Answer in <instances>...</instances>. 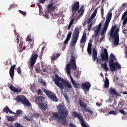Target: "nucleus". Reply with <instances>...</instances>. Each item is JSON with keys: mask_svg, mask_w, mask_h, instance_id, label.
Returning <instances> with one entry per match:
<instances>
[{"mask_svg": "<svg viewBox=\"0 0 127 127\" xmlns=\"http://www.w3.org/2000/svg\"><path fill=\"white\" fill-rule=\"evenodd\" d=\"M58 112L53 113V118H55L58 120V123H59L60 121H62L63 125L64 126H67L68 122L66 120V118L68 117L69 112L68 110L66 109V107L63 104H60L57 107ZM59 115H61L59 116Z\"/></svg>", "mask_w": 127, "mask_h": 127, "instance_id": "nucleus-1", "label": "nucleus"}, {"mask_svg": "<svg viewBox=\"0 0 127 127\" xmlns=\"http://www.w3.org/2000/svg\"><path fill=\"white\" fill-rule=\"evenodd\" d=\"M120 28H118V25H115L112 27V38L113 40V44L115 47L120 44Z\"/></svg>", "mask_w": 127, "mask_h": 127, "instance_id": "nucleus-2", "label": "nucleus"}, {"mask_svg": "<svg viewBox=\"0 0 127 127\" xmlns=\"http://www.w3.org/2000/svg\"><path fill=\"white\" fill-rule=\"evenodd\" d=\"M46 97L45 96H38L36 98L35 101L37 104H39L40 109H41L43 111H46L47 108H48V105L47 104V101L45 100Z\"/></svg>", "mask_w": 127, "mask_h": 127, "instance_id": "nucleus-3", "label": "nucleus"}, {"mask_svg": "<svg viewBox=\"0 0 127 127\" xmlns=\"http://www.w3.org/2000/svg\"><path fill=\"white\" fill-rule=\"evenodd\" d=\"M100 56L101 60L105 61L103 64H101V68H103L105 71H109V68H108V65L107 64V63L109 61V55L107 49H104V52L100 54Z\"/></svg>", "mask_w": 127, "mask_h": 127, "instance_id": "nucleus-4", "label": "nucleus"}, {"mask_svg": "<svg viewBox=\"0 0 127 127\" xmlns=\"http://www.w3.org/2000/svg\"><path fill=\"white\" fill-rule=\"evenodd\" d=\"M53 80H54L57 83H60V81L62 83L63 86L64 88H68V89H72V85L69 81L65 80L64 79H62L59 77L58 74L55 75V78H53Z\"/></svg>", "mask_w": 127, "mask_h": 127, "instance_id": "nucleus-5", "label": "nucleus"}, {"mask_svg": "<svg viewBox=\"0 0 127 127\" xmlns=\"http://www.w3.org/2000/svg\"><path fill=\"white\" fill-rule=\"evenodd\" d=\"M16 101L17 103H21L24 107H30L31 103L24 95H18L16 97Z\"/></svg>", "mask_w": 127, "mask_h": 127, "instance_id": "nucleus-6", "label": "nucleus"}, {"mask_svg": "<svg viewBox=\"0 0 127 127\" xmlns=\"http://www.w3.org/2000/svg\"><path fill=\"white\" fill-rule=\"evenodd\" d=\"M112 18V12H109L106 16V20L104 24V27L101 31V35H104L107 32V29H108V27H109V24L110 22L111 21V19Z\"/></svg>", "mask_w": 127, "mask_h": 127, "instance_id": "nucleus-7", "label": "nucleus"}, {"mask_svg": "<svg viewBox=\"0 0 127 127\" xmlns=\"http://www.w3.org/2000/svg\"><path fill=\"white\" fill-rule=\"evenodd\" d=\"M79 35H80V28L79 27H75L72 33V38L71 40V43L72 44H76L78 39H79Z\"/></svg>", "mask_w": 127, "mask_h": 127, "instance_id": "nucleus-8", "label": "nucleus"}, {"mask_svg": "<svg viewBox=\"0 0 127 127\" xmlns=\"http://www.w3.org/2000/svg\"><path fill=\"white\" fill-rule=\"evenodd\" d=\"M44 93H45L46 96L50 99V100H52V101H53V102H58V99H57V97H56V94L55 93H53L52 91L47 90L45 89L42 88Z\"/></svg>", "mask_w": 127, "mask_h": 127, "instance_id": "nucleus-9", "label": "nucleus"}, {"mask_svg": "<svg viewBox=\"0 0 127 127\" xmlns=\"http://www.w3.org/2000/svg\"><path fill=\"white\" fill-rule=\"evenodd\" d=\"M78 104L80 105V107L83 109L84 112H86V113H90V115H93V114H94V112L91 110V109H90V108H88V106L84 104V102H83L82 100H79L78 101Z\"/></svg>", "mask_w": 127, "mask_h": 127, "instance_id": "nucleus-10", "label": "nucleus"}, {"mask_svg": "<svg viewBox=\"0 0 127 127\" xmlns=\"http://www.w3.org/2000/svg\"><path fill=\"white\" fill-rule=\"evenodd\" d=\"M71 12L72 14H75L76 11H78L80 8V2L76 1L72 4L71 6Z\"/></svg>", "mask_w": 127, "mask_h": 127, "instance_id": "nucleus-11", "label": "nucleus"}, {"mask_svg": "<svg viewBox=\"0 0 127 127\" xmlns=\"http://www.w3.org/2000/svg\"><path fill=\"white\" fill-rule=\"evenodd\" d=\"M37 58H38V54H32L30 58V67H31V68H33V66L35 65Z\"/></svg>", "mask_w": 127, "mask_h": 127, "instance_id": "nucleus-12", "label": "nucleus"}, {"mask_svg": "<svg viewBox=\"0 0 127 127\" xmlns=\"http://www.w3.org/2000/svg\"><path fill=\"white\" fill-rule=\"evenodd\" d=\"M92 60L93 61L95 62L96 61L97 63H100L101 62V59L98 58V52H97V50L95 49V48H93L92 49Z\"/></svg>", "mask_w": 127, "mask_h": 127, "instance_id": "nucleus-13", "label": "nucleus"}, {"mask_svg": "<svg viewBox=\"0 0 127 127\" xmlns=\"http://www.w3.org/2000/svg\"><path fill=\"white\" fill-rule=\"evenodd\" d=\"M71 58L70 60L69 63L72 70L76 71L77 70V64H76V60H75V56H71Z\"/></svg>", "mask_w": 127, "mask_h": 127, "instance_id": "nucleus-14", "label": "nucleus"}, {"mask_svg": "<svg viewBox=\"0 0 127 127\" xmlns=\"http://www.w3.org/2000/svg\"><path fill=\"white\" fill-rule=\"evenodd\" d=\"M119 69H122V65L118 62L112 63V71H118Z\"/></svg>", "mask_w": 127, "mask_h": 127, "instance_id": "nucleus-15", "label": "nucleus"}, {"mask_svg": "<svg viewBox=\"0 0 127 127\" xmlns=\"http://www.w3.org/2000/svg\"><path fill=\"white\" fill-rule=\"evenodd\" d=\"M81 87L84 91H88L91 88V83L88 81H86L81 85Z\"/></svg>", "mask_w": 127, "mask_h": 127, "instance_id": "nucleus-16", "label": "nucleus"}, {"mask_svg": "<svg viewBox=\"0 0 127 127\" xmlns=\"http://www.w3.org/2000/svg\"><path fill=\"white\" fill-rule=\"evenodd\" d=\"M102 28V23H100L98 24V28L95 29L94 31L95 34L93 35V37H97L98 35H99V33H100V31H101V29Z\"/></svg>", "mask_w": 127, "mask_h": 127, "instance_id": "nucleus-17", "label": "nucleus"}, {"mask_svg": "<svg viewBox=\"0 0 127 127\" xmlns=\"http://www.w3.org/2000/svg\"><path fill=\"white\" fill-rule=\"evenodd\" d=\"M10 89L12 92H14V93H21V88H16L13 86L12 84H11L10 86Z\"/></svg>", "mask_w": 127, "mask_h": 127, "instance_id": "nucleus-18", "label": "nucleus"}, {"mask_svg": "<svg viewBox=\"0 0 127 127\" xmlns=\"http://www.w3.org/2000/svg\"><path fill=\"white\" fill-rule=\"evenodd\" d=\"M70 78L71 80V83L72 84L73 86H74L75 89H78V88H80V84L76 83V81L74 80V79H73L72 76H70Z\"/></svg>", "mask_w": 127, "mask_h": 127, "instance_id": "nucleus-19", "label": "nucleus"}, {"mask_svg": "<svg viewBox=\"0 0 127 127\" xmlns=\"http://www.w3.org/2000/svg\"><path fill=\"white\" fill-rule=\"evenodd\" d=\"M53 81L54 82L56 85H57V86L59 87L62 95H63V90H64V86H63V84H62V83H61L57 82L54 80H53Z\"/></svg>", "mask_w": 127, "mask_h": 127, "instance_id": "nucleus-20", "label": "nucleus"}, {"mask_svg": "<svg viewBox=\"0 0 127 127\" xmlns=\"http://www.w3.org/2000/svg\"><path fill=\"white\" fill-rule=\"evenodd\" d=\"M110 86V81H109V78L107 77H105V80L104 81V88L105 89H108Z\"/></svg>", "mask_w": 127, "mask_h": 127, "instance_id": "nucleus-21", "label": "nucleus"}, {"mask_svg": "<svg viewBox=\"0 0 127 127\" xmlns=\"http://www.w3.org/2000/svg\"><path fill=\"white\" fill-rule=\"evenodd\" d=\"M71 35H72V32H70L69 33H68V34L66 36V38L64 42V45H65V44H67V43H68V42H69V41L70 40V39L71 38Z\"/></svg>", "mask_w": 127, "mask_h": 127, "instance_id": "nucleus-22", "label": "nucleus"}, {"mask_svg": "<svg viewBox=\"0 0 127 127\" xmlns=\"http://www.w3.org/2000/svg\"><path fill=\"white\" fill-rule=\"evenodd\" d=\"M25 48L26 47H25V45L23 46V42H20V44H19V51L20 52H22L23 50H25Z\"/></svg>", "mask_w": 127, "mask_h": 127, "instance_id": "nucleus-23", "label": "nucleus"}, {"mask_svg": "<svg viewBox=\"0 0 127 127\" xmlns=\"http://www.w3.org/2000/svg\"><path fill=\"white\" fill-rule=\"evenodd\" d=\"M53 4H54V3H49L48 5L47 9V10H48V11H50V10H53L54 9H55L56 6H53Z\"/></svg>", "mask_w": 127, "mask_h": 127, "instance_id": "nucleus-24", "label": "nucleus"}, {"mask_svg": "<svg viewBox=\"0 0 127 127\" xmlns=\"http://www.w3.org/2000/svg\"><path fill=\"white\" fill-rule=\"evenodd\" d=\"M60 53H57L56 54V55H55V54H53V56L51 57V59L53 60V61H55L56 59H58L59 57H60Z\"/></svg>", "mask_w": 127, "mask_h": 127, "instance_id": "nucleus-25", "label": "nucleus"}, {"mask_svg": "<svg viewBox=\"0 0 127 127\" xmlns=\"http://www.w3.org/2000/svg\"><path fill=\"white\" fill-rule=\"evenodd\" d=\"M22 114V110H17L16 111V113L14 114L15 115V120H17V118L19 117L20 115Z\"/></svg>", "mask_w": 127, "mask_h": 127, "instance_id": "nucleus-26", "label": "nucleus"}, {"mask_svg": "<svg viewBox=\"0 0 127 127\" xmlns=\"http://www.w3.org/2000/svg\"><path fill=\"white\" fill-rule=\"evenodd\" d=\"M84 11H85V10L84 9V5H82L80 9H78V13H79V15H83L84 14Z\"/></svg>", "mask_w": 127, "mask_h": 127, "instance_id": "nucleus-27", "label": "nucleus"}, {"mask_svg": "<svg viewBox=\"0 0 127 127\" xmlns=\"http://www.w3.org/2000/svg\"><path fill=\"white\" fill-rule=\"evenodd\" d=\"M98 8H99V7L96 8L94 9V11H93L92 14H91L90 17H91L92 19H94V18H95V17H96V15H97V13L98 12Z\"/></svg>", "mask_w": 127, "mask_h": 127, "instance_id": "nucleus-28", "label": "nucleus"}, {"mask_svg": "<svg viewBox=\"0 0 127 127\" xmlns=\"http://www.w3.org/2000/svg\"><path fill=\"white\" fill-rule=\"evenodd\" d=\"M86 40H87V35L86 34H83L80 40V43H85Z\"/></svg>", "mask_w": 127, "mask_h": 127, "instance_id": "nucleus-29", "label": "nucleus"}, {"mask_svg": "<svg viewBox=\"0 0 127 127\" xmlns=\"http://www.w3.org/2000/svg\"><path fill=\"white\" fill-rule=\"evenodd\" d=\"M66 70L67 74H71V66H70V64H66Z\"/></svg>", "mask_w": 127, "mask_h": 127, "instance_id": "nucleus-30", "label": "nucleus"}, {"mask_svg": "<svg viewBox=\"0 0 127 127\" xmlns=\"http://www.w3.org/2000/svg\"><path fill=\"white\" fill-rule=\"evenodd\" d=\"M15 126V127H14ZM14 126L10 125L9 127H25L24 126H22V125H21L20 123L18 122H16L14 123Z\"/></svg>", "mask_w": 127, "mask_h": 127, "instance_id": "nucleus-31", "label": "nucleus"}, {"mask_svg": "<svg viewBox=\"0 0 127 127\" xmlns=\"http://www.w3.org/2000/svg\"><path fill=\"white\" fill-rule=\"evenodd\" d=\"M112 95L113 96H117V97H119L120 93H118V92L116 91V89H112Z\"/></svg>", "mask_w": 127, "mask_h": 127, "instance_id": "nucleus-32", "label": "nucleus"}, {"mask_svg": "<svg viewBox=\"0 0 127 127\" xmlns=\"http://www.w3.org/2000/svg\"><path fill=\"white\" fill-rule=\"evenodd\" d=\"M47 65L45 66L44 65V64H42V71L44 73H48V70H47Z\"/></svg>", "mask_w": 127, "mask_h": 127, "instance_id": "nucleus-33", "label": "nucleus"}, {"mask_svg": "<svg viewBox=\"0 0 127 127\" xmlns=\"http://www.w3.org/2000/svg\"><path fill=\"white\" fill-rule=\"evenodd\" d=\"M6 119L8 122H13L15 121V118H14V116H6Z\"/></svg>", "mask_w": 127, "mask_h": 127, "instance_id": "nucleus-34", "label": "nucleus"}, {"mask_svg": "<svg viewBox=\"0 0 127 127\" xmlns=\"http://www.w3.org/2000/svg\"><path fill=\"white\" fill-rule=\"evenodd\" d=\"M40 83L42 85V86H45V87H47V84H46V82L43 80V79L41 78L39 79Z\"/></svg>", "mask_w": 127, "mask_h": 127, "instance_id": "nucleus-35", "label": "nucleus"}, {"mask_svg": "<svg viewBox=\"0 0 127 127\" xmlns=\"http://www.w3.org/2000/svg\"><path fill=\"white\" fill-rule=\"evenodd\" d=\"M109 70L111 72H112V54L110 55V61H109Z\"/></svg>", "mask_w": 127, "mask_h": 127, "instance_id": "nucleus-36", "label": "nucleus"}, {"mask_svg": "<svg viewBox=\"0 0 127 127\" xmlns=\"http://www.w3.org/2000/svg\"><path fill=\"white\" fill-rule=\"evenodd\" d=\"M35 71L36 72H37L38 73H41V74H43V73L42 72V70H41V69H40V67H37L35 69Z\"/></svg>", "mask_w": 127, "mask_h": 127, "instance_id": "nucleus-37", "label": "nucleus"}, {"mask_svg": "<svg viewBox=\"0 0 127 127\" xmlns=\"http://www.w3.org/2000/svg\"><path fill=\"white\" fill-rule=\"evenodd\" d=\"M9 110V108L7 106H6L5 108H3V111L4 113L6 114H8V111Z\"/></svg>", "mask_w": 127, "mask_h": 127, "instance_id": "nucleus-38", "label": "nucleus"}, {"mask_svg": "<svg viewBox=\"0 0 127 127\" xmlns=\"http://www.w3.org/2000/svg\"><path fill=\"white\" fill-rule=\"evenodd\" d=\"M9 75L11 79H13V76H14V71L9 70Z\"/></svg>", "mask_w": 127, "mask_h": 127, "instance_id": "nucleus-39", "label": "nucleus"}, {"mask_svg": "<svg viewBox=\"0 0 127 127\" xmlns=\"http://www.w3.org/2000/svg\"><path fill=\"white\" fill-rule=\"evenodd\" d=\"M92 26H93V22H91L89 24L87 25V28L89 31H91V29L92 28Z\"/></svg>", "mask_w": 127, "mask_h": 127, "instance_id": "nucleus-40", "label": "nucleus"}, {"mask_svg": "<svg viewBox=\"0 0 127 127\" xmlns=\"http://www.w3.org/2000/svg\"><path fill=\"white\" fill-rule=\"evenodd\" d=\"M17 72L19 75H21L22 71H21V68H20V66H18L17 68Z\"/></svg>", "mask_w": 127, "mask_h": 127, "instance_id": "nucleus-41", "label": "nucleus"}, {"mask_svg": "<svg viewBox=\"0 0 127 127\" xmlns=\"http://www.w3.org/2000/svg\"><path fill=\"white\" fill-rule=\"evenodd\" d=\"M115 61H117V58H116V56L112 54V63L115 62Z\"/></svg>", "mask_w": 127, "mask_h": 127, "instance_id": "nucleus-42", "label": "nucleus"}, {"mask_svg": "<svg viewBox=\"0 0 127 127\" xmlns=\"http://www.w3.org/2000/svg\"><path fill=\"white\" fill-rule=\"evenodd\" d=\"M73 22H74L73 21H70V22L69 23V25L67 27V30H70V29L71 28V26H72V25L73 24Z\"/></svg>", "mask_w": 127, "mask_h": 127, "instance_id": "nucleus-43", "label": "nucleus"}, {"mask_svg": "<svg viewBox=\"0 0 127 127\" xmlns=\"http://www.w3.org/2000/svg\"><path fill=\"white\" fill-rule=\"evenodd\" d=\"M18 11H19V13H20L22 15H24V16L26 15V12L23 11L21 10H19Z\"/></svg>", "mask_w": 127, "mask_h": 127, "instance_id": "nucleus-44", "label": "nucleus"}, {"mask_svg": "<svg viewBox=\"0 0 127 127\" xmlns=\"http://www.w3.org/2000/svg\"><path fill=\"white\" fill-rule=\"evenodd\" d=\"M127 16L125 18H124V20L123 22V24L124 26H126V25L127 24Z\"/></svg>", "mask_w": 127, "mask_h": 127, "instance_id": "nucleus-45", "label": "nucleus"}, {"mask_svg": "<svg viewBox=\"0 0 127 127\" xmlns=\"http://www.w3.org/2000/svg\"><path fill=\"white\" fill-rule=\"evenodd\" d=\"M16 65L13 64V65L11 66L9 69V71H14V68H15Z\"/></svg>", "mask_w": 127, "mask_h": 127, "instance_id": "nucleus-46", "label": "nucleus"}, {"mask_svg": "<svg viewBox=\"0 0 127 127\" xmlns=\"http://www.w3.org/2000/svg\"><path fill=\"white\" fill-rule=\"evenodd\" d=\"M127 12H125L123 14L122 16V20H123V19H125V18H126V16H127Z\"/></svg>", "mask_w": 127, "mask_h": 127, "instance_id": "nucleus-47", "label": "nucleus"}, {"mask_svg": "<svg viewBox=\"0 0 127 127\" xmlns=\"http://www.w3.org/2000/svg\"><path fill=\"white\" fill-rule=\"evenodd\" d=\"M60 15L58 13H55L53 15V17L54 18H58L59 17Z\"/></svg>", "mask_w": 127, "mask_h": 127, "instance_id": "nucleus-48", "label": "nucleus"}, {"mask_svg": "<svg viewBox=\"0 0 127 127\" xmlns=\"http://www.w3.org/2000/svg\"><path fill=\"white\" fill-rule=\"evenodd\" d=\"M37 4L39 8V12H41V9H42V6L39 3H37Z\"/></svg>", "mask_w": 127, "mask_h": 127, "instance_id": "nucleus-49", "label": "nucleus"}, {"mask_svg": "<svg viewBox=\"0 0 127 127\" xmlns=\"http://www.w3.org/2000/svg\"><path fill=\"white\" fill-rule=\"evenodd\" d=\"M87 52L89 55L92 54V49L87 48Z\"/></svg>", "mask_w": 127, "mask_h": 127, "instance_id": "nucleus-50", "label": "nucleus"}, {"mask_svg": "<svg viewBox=\"0 0 127 127\" xmlns=\"http://www.w3.org/2000/svg\"><path fill=\"white\" fill-rule=\"evenodd\" d=\"M93 18L92 17H90L88 20H87V24H89V23H90V22H91V21L93 20Z\"/></svg>", "mask_w": 127, "mask_h": 127, "instance_id": "nucleus-51", "label": "nucleus"}, {"mask_svg": "<svg viewBox=\"0 0 127 127\" xmlns=\"http://www.w3.org/2000/svg\"><path fill=\"white\" fill-rule=\"evenodd\" d=\"M27 39L28 41H29L30 42H32V39H31V38L30 37V36H28L27 37Z\"/></svg>", "mask_w": 127, "mask_h": 127, "instance_id": "nucleus-52", "label": "nucleus"}, {"mask_svg": "<svg viewBox=\"0 0 127 127\" xmlns=\"http://www.w3.org/2000/svg\"><path fill=\"white\" fill-rule=\"evenodd\" d=\"M69 127H76V126L75 125H74V124H73V123L70 122L69 123Z\"/></svg>", "mask_w": 127, "mask_h": 127, "instance_id": "nucleus-53", "label": "nucleus"}, {"mask_svg": "<svg viewBox=\"0 0 127 127\" xmlns=\"http://www.w3.org/2000/svg\"><path fill=\"white\" fill-rule=\"evenodd\" d=\"M109 35H110L109 39L110 40H112V29H111L109 31Z\"/></svg>", "mask_w": 127, "mask_h": 127, "instance_id": "nucleus-54", "label": "nucleus"}, {"mask_svg": "<svg viewBox=\"0 0 127 127\" xmlns=\"http://www.w3.org/2000/svg\"><path fill=\"white\" fill-rule=\"evenodd\" d=\"M24 119L25 120H27V121H28L29 122H30V119L28 118V117L26 116V115L23 117Z\"/></svg>", "mask_w": 127, "mask_h": 127, "instance_id": "nucleus-55", "label": "nucleus"}, {"mask_svg": "<svg viewBox=\"0 0 127 127\" xmlns=\"http://www.w3.org/2000/svg\"><path fill=\"white\" fill-rule=\"evenodd\" d=\"M42 94V91H41V89H39L37 91V95H41Z\"/></svg>", "mask_w": 127, "mask_h": 127, "instance_id": "nucleus-56", "label": "nucleus"}, {"mask_svg": "<svg viewBox=\"0 0 127 127\" xmlns=\"http://www.w3.org/2000/svg\"><path fill=\"white\" fill-rule=\"evenodd\" d=\"M107 103H108V104L112 103V97H109V99L107 100Z\"/></svg>", "mask_w": 127, "mask_h": 127, "instance_id": "nucleus-57", "label": "nucleus"}, {"mask_svg": "<svg viewBox=\"0 0 127 127\" xmlns=\"http://www.w3.org/2000/svg\"><path fill=\"white\" fill-rule=\"evenodd\" d=\"M101 15L103 16L104 15V7H101Z\"/></svg>", "mask_w": 127, "mask_h": 127, "instance_id": "nucleus-58", "label": "nucleus"}, {"mask_svg": "<svg viewBox=\"0 0 127 127\" xmlns=\"http://www.w3.org/2000/svg\"><path fill=\"white\" fill-rule=\"evenodd\" d=\"M118 80H119V79L118 78V77H116V76H114L113 78V82H117Z\"/></svg>", "mask_w": 127, "mask_h": 127, "instance_id": "nucleus-59", "label": "nucleus"}, {"mask_svg": "<svg viewBox=\"0 0 127 127\" xmlns=\"http://www.w3.org/2000/svg\"><path fill=\"white\" fill-rule=\"evenodd\" d=\"M112 115H114V116H116V115H118V113H117V112H116L115 111L112 110Z\"/></svg>", "mask_w": 127, "mask_h": 127, "instance_id": "nucleus-60", "label": "nucleus"}, {"mask_svg": "<svg viewBox=\"0 0 127 127\" xmlns=\"http://www.w3.org/2000/svg\"><path fill=\"white\" fill-rule=\"evenodd\" d=\"M119 112L121 113V114H122V115H125L126 113L124 110H120Z\"/></svg>", "mask_w": 127, "mask_h": 127, "instance_id": "nucleus-61", "label": "nucleus"}, {"mask_svg": "<svg viewBox=\"0 0 127 127\" xmlns=\"http://www.w3.org/2000/svg\"><path fill=\"white\" fill-rule=\"evenodd\" d=\"M123 32L124 34H125V35H127V29H126V30L124 29L123 30Z\"/></svg>", "mask_w": 127, "mask_h": 127, "instance_id": "nucleus-62", "label": "nucleus"}, {"mask_svg": "<svg viewBox=\"0 0 127 127\" xmlns=\"http://www.w3.org/2000/svg\"><path fill=\"white\" fill-rule=\"evenodd\" d=\"M43 16L44 17H45V18H46L47 19H49V17H48V15L43 14Z\"/></svg>", "mask_w": 127, "mask_h": 127, "instance_id": "nucleus-63", "label": "nucleus"}, {"mask_svg": "<svg viewBox=\"0 0 127 127\" xmlns=\"http://www.w3.org/2000/svg\"><path fill=\"white\" fill-rule=\"evenodd\" d=\"M87 48H91L92 49V43H89L88 45Z\"/></svg>", "mask_w": 127, "mask_h": 127, "instance_id": "nucleus-64", "label": "nucleus"}]
</instances>
